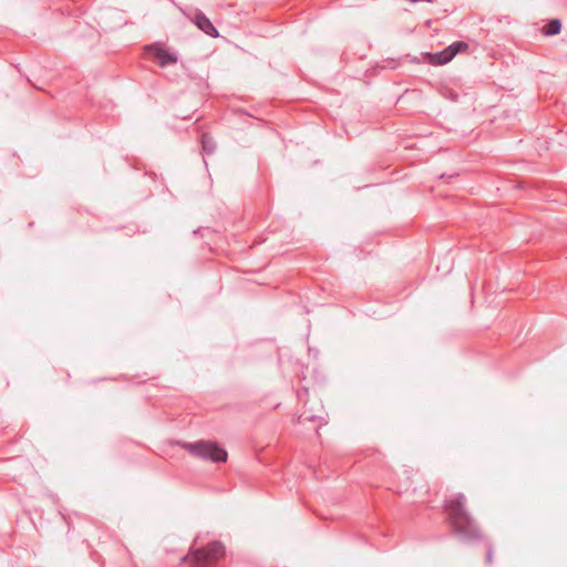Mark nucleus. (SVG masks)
<instances>
[{
	"instance_id": "1",
	"label": "nucleus",
	"mask_w": 567,
	"mask_h": 567,
	"mask_svg": "<svg viewBox=\"0 0 567 567\" xmlns=\"http://www.w3.org/2000/svg\"><path fill=\"white\" fill-rule=\"evenodd\" d=\"M466 497L462 493H457L445 499L444 509L453 532L462 542L471 543L483 538V534L465 508Z\"/></svg>"
},
{
	"instance_id": "2",
	"label": "nucleus",
	"mask_w": 567,
	"mask_h": 567,
	"mask_svg": "<svg viewBox=\"0 0 567 567\" xmlns=\"http://www.w3.org/2000/svg\"><path fill=\"white\" fill-rule=\"evenodd\" d=\"M183 449L196 458L212 463H225L228 453L217 442L199 440L193 443H183Z\"/></svg>"
},
{
	"instance_id": "3",
	"label": "nucleus",
	"mask_w": 567,
	"mask_h": 567,
	"mask_svg": "<svg viewBox=\"0 0 567 567\" xmlns=\"http://www.w3.org/2000/svg\"><path fill=\"white\" fill-rule=\"evenodd\" d=\"M225 546L220 542H212L206 547L192 551V556H184L181 563L190 561L193 567H207L225 556Z\"/></svg>"
},
{
	"instance_id": "4",
	"label": "nucleus",
	"mask_w": 567,
	"mask_h": 567,
	"mask_svg": "<svg viewBox=\"0 0 567 567\" xmlns=\"http://www.w3.org/2000/svg\"><path fill=\"white\" fill-rule=\"evenodd\" d=\"M192 21L205 34L212 38L219 37L218 30L214 27L212 21L202 11L196 10L194 17L192 18Z\"/></svg>"
},
{
	"instance_id": "5",
	"label": "nucleus",
	"mask_w": 567,
	"mask_h": 567,
	"mask_svg": "<svg viewBox=\"0 0 567 567\" xmlns=\"http://www.w3.org/2000/svg\"><path fill=\"white\" fill-rule=\"evenodd\" d=\"M152 50H153L155 59L157 60V63L162 68H165L168 64H173V63L177 62V55L168 52L167 50H165L163 48L155 47Z\"/></svg>"
},
{
	"instance_id": "6",
	"label": "nucleus",
	"mask_w": 567,
	"mask_h": 567,
	"mask_svg": "<svg viewBox=\"0 0 567 567\" xmlns=\"http://www.w3.org/2000/svg\"><path fill=\"white\" fill-rule=\"evenodd\" d=\"M423 55L425 60L433 65H443L452 60L451 54H449L447 48L436 53H424Z\"/></svg>"
},
{
	"instance_id": "7",
	"label": "nucleus",
	"mask_w": 567,
	"mask_h": 567,
	"mask_svg": "<svg viewBox=\"0 0 567 567\" xmlns=\"http://www.w3.org/2000/svg\"><path fill=\"white\" fill-rule=\"evenodd\" d=\"M561 30V22L558 19H553L546 23L543 29V33L547 37L556 35Z\"/></svg>"
},
{
	"instance_id": "8",
	"label": "nucleus",
	"mask_w": 567,
	"mask_h": 567,
	"mask_svg": "<svg viewBox=\"0 0 567 567\" xmlns=\"http://www.w3.org/2000/svg\"><path fill=\"white\" fill-rule=\"evenodd\" d=\"M200 143L203 151L207 154H213L216 150V142L214 141L213 136H210L208 133H204L200 137Z\"/></svg>"
},
{
	"instance_id": "9",
	"label": "nucleus",
	"mask_w": 567,
	"mask_h": 567,
	"mask_svg": "<svg viewBox=\"0 0 567 567\" xmlns=\"http://www.w3.org/2000/svg\"><path fill=\"white\" fill-rule=\"evenodd\" d=\"M468 49V44L463 41H455L447 47L449 54H451L452 59L460 52H464Z\"/></svg>"
},
{
	"instance_id": "10",
	"label": "nucleus",
	"mask_w": 567,
	"mask_h": 567,
	"mask_svg": "<svg viewBox=\"0 0 567 567\" xmlns=\"http://www.w3.org/2000/svg\"><path fill=\"white\" fill-rule=\"evenodd\" d=\"M493 557H494V548L491 543L486 545V564L492 565L493 564Z\"/></svg>"
},
{
	"instance_id": "11",
	"label": "nucleus",
	"mask_w": 567,
	"mask_h": 567,
	"mask_svg": "<svg viewBox=\"0 0 567 567\" xmlns=\"http://www.w3.org/2000/svg\"><path fill=\"white\" fill-rule=\"evenodd\" d=\"M411 62H414V63H420L421 62V59L417 58V56H414L411 59Z\"/></svg>"
}]
</instances>
